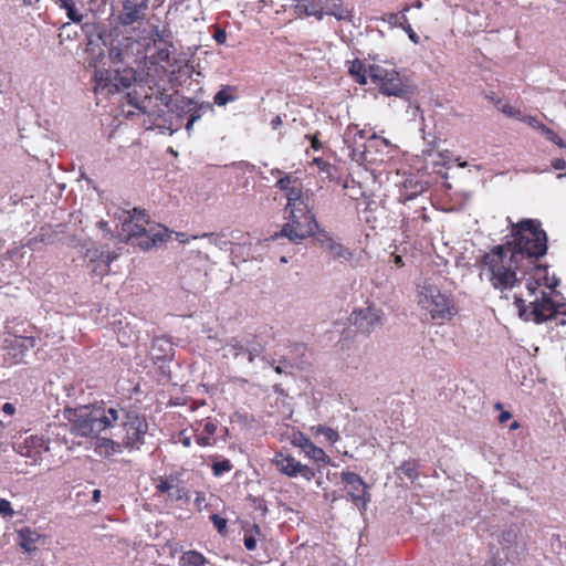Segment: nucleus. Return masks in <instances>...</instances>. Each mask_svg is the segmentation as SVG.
I'll use <instances>...</instances> for the list:
<instances>
[{"instance_id":"obj_1","label":"nucleus","mask_w":566,"mask_h":566,"mask_svg":"<svg viewBox=\"0 0 566 566\" xmlns=\"http://www.w3.org/2000/svg\"><path fill=\"white\" fill-rule=\"evenodd\" d=\"M512 240L496 245L480 261V277L500 292L511 291L522 280H526L527 298L515 296V306L524 321L542 323L558 312L552 298L558 280L548 276L547 266L537 261L547 251L546 232L541 222L525 219L512 223Z\"/></svg>"},{"instance_id":"obj_2","label":"nucleus","mask_w":566,"mask_h":566,"mask_svg":"<svg viewBox=\"0 0 566 566\" xmlns=\"http://www.w3.org/2000/svg\"><path fill=\"white\" fill-rule=\"evenodd\" d=\"M122 415L119 405H85L74 409H66L64 416L70 422L71 432L88 438L113 428Z\"/></svg>"},{"instance_id":"obj_3","label":"nucleus","mask_w":566,"mask_h":566,"mask_svg":"<svg viewBox=\"0 0 566 566\" xmlns=\"http://www.w3.org/2000/svg\"><path fill=\"white\" fill-rule=\"evenodd\" d=\"M116 218L120 223L119 235L126 241L135 240V244L142 250H150L169 237L167 228L151 222L145 210H120Z\"/></svg>"},{"instance_id":"obj_4","label":"nucleus","mask_w":566,"mask_h":566,"mask_svg":"<svg viewBox=\"0 0 566 566\" xmlns=\"http://www.w3.org/2000/svg\"><path fill=\"white\" fill-rule=\"evenodd\" d=\"M308 191L291 192L286 200V223L276 237L287 238L291 242L301 243L304 239L314 237L319 230L318 223L312 212Z\"/></svg>"},{"instance_id":"obj_5","label":"nucleus","mask_w":566,"mask_h":566,"mask_svg":"<svg viewBox=\"0 0 566 566\" xmlns=\"http://www.w3.org/2000/svg\"><path fill=\"white\" fill-rule=\"evenodd\" d=\"M344 144L348 149L349 157L359 164H381L385 161L384 156H375L373 148L381 147L387 150L390 147V142L386 138L378 137L376 134L367 137L366 130L359 128L356 124H350L344 132Z\"/></svg>"},{"instance_id":"obj_6","label":"nucleus","mask_w":566,"mask_h":566,"mask_svg":"<svg viewBox=\"0 0 566 566\" xmlns=\"http://www.w3.org/2000/svg\"><path fill=\"white\" fill-rule=\"evenodd\" d=\"M418 305L437 322L451 321L458 313L452 294L438 285L424 282L418 290Z\"/></svg>"},{"instance_id":"obj_7","label":"nucleus","mask_w":566,"mask_h":566,"mask_svg":"<svg viewBox=\"0 0 566 566\" xmlns=\"http://www.w3.org/2000/svg\"><path fill=\"white\" fill-rule=\"evenodd\" d=\"M370 81L385 96L408 98L412 93V86L403 81L395 67H387L380 64H370L368 67Z\"/></svg>"},{"instance_id":"obj_8","label":"nucleus","mask_w":566,"mask_h":566,"mask_svg":"<svg viewBox=\"0 0 566 566\" xmlns=\"http://www.w3.org/2000/svg\"><path fill=\"white\" fill-rule=\"evenodd\" d=\"M116 423H119L122 428V442L125 449L129 452L140 450L148 434L146 417L137 411L126 410L122 407V415Z\"/></svg>"},{"instance_id":"obj_9","label":"nucleus","mask_w":566,"mask_h":566,"mask_svg":"<svg viewBox=\"0 0 566 566\" xmlns=\"http://www.w3.org/2000/svg\"><path fill=\"white\" fill-rule=\"evenodd\" d=\"M340 480L345 486L347 497L360 510V512L366 511L371 496L365 481L357 473L350 471H343L340 473Z\"/></svg>"},{"instance_id":"obj_10","label":"nucleus","mask_w":566,"mask_h":566,"mask_svg":"<svg viewBox=\"0 0 566 566\" xmlns=\"http://www.w3.org/2000/svg\"><path fill=\"white\" fill-rule=\"evenodd\" d=\"M222 350L224 357L245 359L251 364L261 355L262 348L253 339L232 337L222 347Z\"/></svg>"},{"instance_id":"obj_11","label":"nucleus","mask_w":566,"mask_h":566,"mask_svg":"<svg viewBox=\"0 0 566 566\" xmlns=\"http://www.w3.org/2000/svg\"><path fill=\"white\" fill-rule=\"evenodd\" d=\"M273 464L279 472L289 476H302L306 481H311L315 476V472L310 467L303 464L291 454L279 452L273 458Z\"/></svg>"},{"instance_id":"obj_12","label":"nucleus","mask_w":566,"mask_h":566,"mask_svg":"<svg viewBox=\"0 0 566 566\" xmlns=\"http://www.w3.org/2000/svg\"><path fill=\"white\" fill-rule=\"evenodd\" d=\"M49 450V440L42 436H29L18 447V452L22 457L30 459L31 464L39 463L42 455Z\"/></svg>"},{"instance_id":"obj_13","label":"nucleus","mask_w":566,"mask_h":566,"mask_svg":"<svg viewBox=\"0 0 566 566\" xmlns=\"http://www.w3.org/2000/svg\"><path fill=\"white\" fill-rule=\"evenodd\" d=\"M148 9V0H125L123 9L117 15V21L124 27L132 25L144 19Z\"/></svg>"},{"instance_id":"obj_14","label":"nucleus","mask_w":566,"mask_h":566,"mask_svg":"<svg viewBox=\"0 0 566 566\" xmlns=\"http://www.w3.org/2000/svg\"><path fill=\"white\" fill-rule=\"evenodd\" d=\"M423 140L426 142V148L422 150V154L427 160V164L432 165L434 172L441 174V169L439 167H446L447 164L452 159V154L449 150L434 153L439 142L434 136L431 138L423 136Z\"/></svg>"},{"instance_id":"obj_15","label":"nucleus","mask_w":566,"mask_h":566,"mask_svg":"<svg viewBox=\"0 0 566 566\" xmlns=\"http://www.w3.org/2000/svg\"><path fill=\"white\" fill-rule=\"evenodd\" d=\"M317 242L334 259L349 261L353 258L352 251L338 240L334 239L327 231L319 229L317 232Z\"/></svg>"},{"instance_id":"obj_16","label":"nucleus","mask_w":566,"mask_h":566,"mask_svg":"<svg viewBox=\"0 0 566 566\" xmlns=\"http://www.w3.org/2000/svg\"><path fill=\"white\" fill-rule=\"evenodd\" d=\"M94 80L95 94L107 96L119 92V84L115 77V70H96Z\"/></svg>"},{"instance_id":"obj_17","label":"nucleus","mask_w":566,"mask_h":566,"mask_svg":"<svg viewBox=\"0 0 566 566\" xmlns=\"http://www.w3.org/2000/svg\"><path fill=\"white\" fill-rule=\"evenodd\" d=\"M380 311L373 306L359 308L353 313L354 324L363 332H370L380 323Z\"/></svg>"},{"instance_id":"obj_18","label":"nucleus","mask_w":566,"mask_h":566,"mask_svg":"<svg viewBox=\"0 0 566 566\" xmlns=\"http://www.w3.org/2000/svg\"><path fill=\"white\" fill-rule=\"evenodd\" d=\"M216 420L207 419L198 423L196 431V442L200 447H212L217 443L216 433L218 430Z\"/></svg>"},{"instance_id":"obj_19","label":"nucleus","mask_w":566,"mask_h":566,"mask_svg":"<svg viewBox=\"0 0 566 566\" xmlns=\"http://www.w3.org/2000/svg\"><path fill=\"white\" fill-rule=\"evenodd\" d=\"M156 490L159 493H166L167 499L171 501L188 500L187 490L184 486H181L174 478H159L156 484Z\"/></svg>"},{"instance_id":"obj_20","label":"nucleus","mask_w":566,"mask_h":566,"mask_svg":"<svg viewBox=\"0 0 566 566\" xmlns=\"http://www.w3.org/2000/svg\"><path fill=\"white\" fill-rule=\"evenodd\" d=\"M91 262V272L96 276H104L109 272L111 263L116 259V254L95 251L87 253Z\"/></svg>"},{"instance_id":"obj_21","label":"nucleus","mask_w":566,"mask_h":566,"mask_svg":"<svg viewBox=\"0 0 566 566\" xmlns=\"http://www.w3.org/2000/svg\"><path fill=\"white\" fill-rule=\"evenodd\" d=\"M518 535L520 530L516 526H510L499 535V543L507 558H513L518 554Z\"/></svg>"},{"instance_id":"obj_22","label":"nucleus","mask_w":566,"mask_h":566,"mask_svg":"<svg viewBox=\"0 0 566 566\" xmlns=\"http://www.w3.org/2000/svg\"><path fill=\"white\" fill-rule=\"evenodd\" d=\"M327 3L328 0H298L296 9L308 17L313 15L321 20L324 15Z\"/></svg>"},{"instance_id":"obj_23","label":"nucleus","mask_w":566,"mask_h":566,"mask_svg":"<svg viewBox=\"0 0 566 566\" xmlns=\"http://www.w3.org/2000/svg\"><path fill=\"white\" fill-rule=\"evenodd\" d=\"M324 14L333 15L338 21L353 20V9L344 6L343 0H328Z\"/></svg>"},{"instance_id":"obj_24","label":"nucleus","mask_w":566,"mask_h":566,"mask_svg":"<svg viewBox=\"0 0 566 566\" xmlns=\"http://www.w3.org/2000/svg\"><path fill=\"white\" fill-rule=\"evenodd\" d=\"M424 190L426 184L413 178H407L403 181L402 189L400 191V199L403 201L411 200L418 195H421Z\"/></svg>"},{"instance_id":"obj_25","label":"nucleus","mask_w":566,"mask_h":566,"mask_svg":"<svg viewBox=\"0 0 566 566\" xmlns=\"http://www.w3.org/2000/svg\"><path fill=\"white\" fill-rule=\"evenodd\" d=\"M125 449L123 442H118L108 438H102L97 440L96 451L101 455L109 457L113 454L122 453Z\"/></svg>"},{"instance_id":"obj_26","label":"nucleus","mask_w":566,"mask_h":566,"mask_svg":"<svg viewBox=\"0 0 566 566\" xmlns=\"http://www.w3.org/2000/svg\"><path fill=\"white\" fill-rule=\"evenodd\" d=\"M275 187L279 188L280 190H283L285 191V197H286V200L290 198V193L293 191L295 192H304L302 187H301V182L298 181V179L296 177H293L289 174H285L283 176H281L276 182H275Z\"/></svg>"},{"instance_id":"obj_27","label":"nucleus","mask_w":566,"mask_h":566,"mask_svg":"<svg viewBox=\"0 0 566 566\" xmlns=\"http://www.w3.org/2000/svg\"><path fill=\"white\" fill-rule=\"evenodd\" d=\"M239 98L238 88L232 85H223L214 95L213 102L218 106H226Z\"/></svg>"},{"instance_id":"obj_28","label":"nucleus","mask_w":566,"mask_h":566,"mask_svg":"<svg viewBox=\"0 0 566 566\" xmlns=\"http://www.w3.org/2000/svg\"><path fill=\"white\" fill-rule=\"evenodd\" d=\"M19 537L20 546L25 552H32L35 549V544L40 538V534L30 528H22L19 531Z\"/></svg>"},{"instance_id":"obj_29","label":"nucleus","mask_w":566,"mask_h":566,"mask_svg":"<svg viewBox=\"0 0 566 566\" xmlns=\"http://www.w3.org/2000/svg\"><path fill=\"white\" fill-rule=\"evenodd\" d=\"M348 73L359 85L367 84V70L365 67V64L360 60H354L353 62H350Z\"/></svg>"},{"instance_id":"obj_30","label":"nucleus","mask_w":566,"mask_h":566,"mask_svg":"<svg viewBox=\"0 0 566 566\" xmlns=\"http://www.w3.org/2000/svg\"><path fill=\"white\" fill-rule=\"evenodd\" d=\"M115 77L119 84V92L129 88L136 81V72L133 69L115 70Z\"/></svg>"},{"instance_id":"obj_31","label":"nucleus","mask_w":566,"mask_h":566,"mask_svg":"<svg viewBox=\"0 0 566 566\" xmlns=\"http://www.w3.org/2000/svg\"><path fill=\"white\" fill-rule=\"evenodd\" d=\"M303 452L305 453L306 457H308L316 463L328 464L331 462V458L326 454V452L322 448L315 446L314 443H311V446L306 448Z\"/></svg>"},{"instance_id":"obj_32","label":"nucleus","mask_w":566,"mask_h":566,"mask_svg":"<svg viewBox=\"0 0 566 566\" xmlns=\"http://www.w3.org/2000/svg\"><path fill=\"white\" fill-rule=\"evenodd\" d=\"M193 239L207 238L209 243L218 247L221 250H226L231 243L224 233H202L201 235H193Z\"/></svg>"},{"instance_id":"obj_33","label":"nucleus","mask_w":566,"mask_h":566,"mask_svg":"<svg viewBox=\"0 0 566 566\" xmlns=\"http://www.w3.org/2000/svg\"><path fill=\"white\" fill-rule=\"evenodd\" d=\"M260 535V527L256 524L244 530L243 543L248 551L256 548V537Z\"/></svg>"},{"instance_id":"obj_34","label":"nucleus","mask_w":566,"mask_h":566,"mask_svg":"<svg viewBox=\"0 0 566 566\" xmlns=\"http://www.w3.org/2000/svg\"><path fill=\"white\" fill-rule=\"evenodd\" d=\"M59 4L66 11V15L72 22L80 23L83 20V14L77 11L73 0H60Z\"/></svg>"},{"instance_id":"obj_35","label":"nucleus","mask_w":566,"mask_h":566,"mask_svg":"<svg viewBox=\"0 0 566 566\" xmlns=\"http://www.w3.org/2000/svg\"><path fill=\"white\" fill-rule=\"evenodd\" d=\"M311 431L315 434V436H324L326 441L331 442V443H335L339 440V434L336 430H334L333 428H329V427H325V426H314L311 428Z\"/></svg>"},{"instance_id":"obj_36","label":"nucleus","mask_w":566,"mask_h":566,"mask_svg":"<svg viewBox=\"0 0 566 566\" xmlns=\"http://www.w3.org/2000/svg\"><path fill=\"white\" fill-rule=\"evenodd\" d=\"M182 560L186 566H206L208 563L206 557L196 551H189L182 555Z\"/></svg>"},{"instance_id":"obj_37","label":"nucleus","mask_w":566,"mask_h":566,"mask_svg":"<svg viewBox=\"0 0 566 566\" xmlns=\"http://www.w3.org/2000/svg\"><path fill=\"white\" fill-rule=\"evenodd\" d=\"M156 35L158 39H154V45L157 48V59L161 62H167L170 56L168 43L159 36L158 31H156Z\"/></svg>"},{"instance_id":"obj_38","label":"nucleus","mask_w":566,"mask_h":566,"mask_svg":"<svg viewBox=\"0 0 566 566\" xmlns=\"http://www.w3.org/2000/svg\"><path fill=\"white\" fill-rule=\"evenodd\" d=\"M409 10L408 7H406L403 9V11L401 12H396V13H388L384 17V21L387 22L390 27H395V28H398L401 20L405 21L406 20V12Z\"/></svg>"},{"instance_id":"obj_39","label":"nucleus","mask_w":566,"mask_h":566,"mask_svg":"<svg viewBox=\"0 0 566 566\" xmlns=\"http://www.w3.org/2000/svg\"><path fill=\"white\" fill-rule=\"evenodd\" d=\"M399 470L410 480H415L418 476L417 463L415 461H405Z\"/></svg>"},{"instance_id":"obj_40","label":"nucleus","mask_w":566,"mask_h":566,"mask_svg":"<svg viewBox=\"0 0 566 566\" xmlns=\"http://www.w3.org/2000/svg\"><path fill=\"white\" fill-rule=\"evenodd\" d=\"M12 343L14 347L21 348L22 352L35 346L34 337H17Z\"/></svg>"},{"instance_id":"obj_41","label":"nucleus","mask_w":566,"mask_h":566,"mask_svg":"<svg viewBox=\"0 0 566 566\" xmlns=\"http://www.w3.org/2000/svg\"><path fill=\"white\" fill-rule=\"evenodd\" d=\"M232 464L229 460H222L219 462H214L212 465V472L216 476H220L226 472L231 471Z\"/></svg>"},{"instance_id":"obj_42","label":"nucleus","mask_w":566,"mask_h":566,"mask_svg":"<svg viewBox=\"0 0 566 566\" xmlns=\"http://www.w3.org/2000/svg\"><path fill=\"white\" fill-rule=\"evenodd\" d=\"M292 443H293V446H295V447L300 448L302 451H304L313 442L305 434H303L302 432H298L297 434H294Z\"/></svg>"},{"instance_id":"obj_43","label":"nucleus","mask_w":566,"mask_h":566,"mask_svg":"<svg viewBox=\"0 0 566 566\" xmlns=\"http://www.w3.org/2000/svg\"><path fill=\"white\" fill-rule=\"evenodd\" d=\"M542 134L545 135V137L551 140L552 143H554L555 145H557L558 147L563 148L566 146V144L564 143V140L556 134L554 133L551 128H548L547 126L543 127V130H542Z\"/></svg>"},{"instance_id":"obj_44","label":"nucleus","mask_w":566,"mask_h":566,"mask_svg":"<svg viewBox=\"0 0 566 566\" xmlns=\"http://www.w3.org/2000/svg\"><path fill=\"white\" fill-rule=\"evenodd\" d=\"M518 120L526 123L528 126L533 127L534 129H537L542 133L543 127H545L544 124H542L536 117L531 115H522L518 117Z\"/></svg>"},{"instance_id":"obj_45","label":"nucleus","mask_w":566,"mask_h":566,"mask_svg":"<svg viewBox=\"0 0 566 566\" xmlns=\"http://www.w3.org/2000/svg\"><path fill=\"white\" fill-rule=\"evenodd\" d=\"M83 30L85 31L86 35L88 36V45L93 43V40L91 39L93 32L99 38H103V31L101 28L96 24H84Z\"/></svg>"},{"instance_id":"obj_46","label":"nucleus","mask_w":566,"mask_h":566,"mask_svg":"<svg viewBox=\"0 0 566 566\" xmlns=\"http://www.w3.org/2000/svg\"><path fill=\"white\" fill-rule=\"evenodd\" d=\"M210 520L213 524V526L218 530L220 534H224L227 531V520L221 517L218 514H212L210 516Z\"/></svg>"},{"instance_id":"obj_47","label":"nucleus","mask_w":566,"mask_h":566,"mask_svg":"<svg viewBox=\"0 0 566 566\" xmlns=\"http://www.w3.org/2000/svg\"><path fill=\"white\" fill-rule=\"evenodd\" d=\"M13 515H14V511L11 506V503L6 499H1L0 500V516L7 518V517H12Z\"/></svg>"},{"instance_id":"obj_48","label":"nucleus","mask_w":566,"mask_h":566,"mask_svg":"<svg viewBox=\"0 0 566 566\" xmlns=\"http://www.w3.org/2000/svg\"><path fill=\"white\" fill-rule=\"evenodd\" d=\"M497 108H499L502 113H504L505 115H507V116H510V117H514V118H516V119H518V117H520V116H521V114H522L518 109H516L515 107H513L512 105L506 104V103H504V104H502V103H501V104L497 106Z\"/></svg>"},{"instance_id":"obj_49","label":"nucleus","mask_w":566,"mask_h":566,"mask_svg":"<svg viewBox=\"0 0 566 566\" xmlns=\"http://www.w3.org/2000/svg\"><path fill=\"white\" fill-rule=\"evenodd\" d=\"M109 59L114 63H119L123 61V53L122 50L117 46H112L108 52Z\"/></svg>"},{"instance_id":"obj_50","label":"nucleus","mask_w":566,"mask_h":566,"mask_svg":"<svg viewBox=\"0 0 566 566\" xmlns=\"http://www.w3.org/2000/svg\"><path fill=\"white\" fill-rule=\"evenodd\" d=\"M344 188L349 190L348 196H349L352 199H357V198H358V195H361V192H360V190H359V187L357 188V187L355 186V181H354V180L352 181V185H349V182H348V181H345V184H344Z\"/></svg>"},{"instance_id":"obj_51","label":"nucleus","mask_w":566,"mask_h":566,"mask_svg":"<svg viewBox=\"0 0 566 566\" xmlns=\"http://www.w3.org/2000/svg\"><path fill=\"white\" fill-rule=\"evenodd\" d=\"M200 109H201V106H199V107H198V106H193V107H189V108H188V112H189V119H190L191 122H195V123H196L197 120H199V119L201 118V112H200Z\"/></svg>"},{"instance_id":"obj_52","label":"nucleus","mask_w":566,"mask_h":566,"mask_svg":"<svg viewBox=\"0 0 566 566\" xmlns=\"http://www.w3.org/2000/svg\"><path fill=\"white\" fill-rule=\"evenodd\" d=\"M213 39L218 44H223L227 41V32L222 29H217L214 31Z\"/></svg>"},{"instance_id":"obj_53","label":"nucleus","mask_w":566,"mask_h":566,"mask_svg":"<svg viewBox=\"0 0 566 566\" xmlns=\"http://www.w3.org/2000/svg\"><path fill=\"white\" fill-rule=\"evenodd\" d=\"M405 32L408 34L410 41L415 44H418L420 39H419V35L413 31V29L411 28L410 24H407V27H405Z\"/></svg>"},{"instance_id":"obj_54","label":"nucleus","mask_w":566,"mask_h":566,"mask_svg":"<svg viewBox=\"0 0 566 566\" xmlns=\"http://www.w3.org/2000/svg\"><path fill=\"white\" fill-rule=\"evenodd\" d=\"M391 148H392L391 144H390V147L387 150H382L381 147H378V148L374 147L373 148V153H374L375 156H378V157L384 156L385 157V161H386L387 159L390 158L389 154H390Z\"/></svg>"},{"instance_id":"obj_55","label":"nucleus","mask_w":566,"mask_h":566,"mask_svg":"<svg viewBox=\"0 0 566 566\" xmlns=\"http://www.w3.org/2000/svg\"><path fill=\"white\" fill-rule=\"evenodd\" d=\"M390 262H392L398 268H402L405 265L402 256L400 254L396 253L395 251L391 252Z\"/></svg>"},{"instance_id":"obj_56","label":"nucleus","mask_w":566,"mask_h":566,"mask_svg":"<svg viewBox=\"0 0 566 566\" xmlns=\"http://www.w3.org/2000/svg\"><path fill=\"white\" fill-rule=\"evenodd\" d=\"M552 167L555 170H564V169H566V160H564L562 158H556V159L552 160Z\"/></svg>"},{"instance_id":"obj_57","label":"nucleus","mask_w":566,"mask_h":566,"mask_svg":"<svg viewBox=\"0 0 566 566\" xmlns=\"http://www.w3.org/2000/svg\"><path fill=\"white\" fill-rule=\"evenodd\" d=\"M1 410L8 416H12L15 412V408L11 402L3 403Z\"/></svg>"},{"instance_id":"obj_58","label":"nucleus","mask_w":566,"mask_h":566,"mask_svg":"<svg viewBox=\"0 0 566 566\" xmlns=\"http://www.w3.org/2000/svg\"><path fill=\"white\" fill-rule=\"evenodd\" d=\"M313 161L322 171H325L327 168H329V164L321 158H315Z\"/></svg>"},{"instance_id":"obj_59","label":"nucleus","mask_w":566,"mask_h":566,"mask_svg":"<svg viewBox=\"0 0 566 566\" xmlns=\"http://www.w3.org/2000/svg\"><path fill=\"white\" fill-rule=\"evenodd\" d=\"M282 123H283V122H282L281 116H280V115H276L275 117H273V118H272V120H271V123H270V124H271L272 129H274V130H275V129H279V128H280V126L282 125Z\"/></svg>"},{"instance_id":"obj_60","label":"nucleus","mask_w":566,"mask_h":566,"mask_svg":"<svg viewBox=\"0 0 566 566\" xmlns=\"http://www.w3.org/2000/svg\"><path fill=\"white\" fill-rule=\"evenodd\" d=\"M192 237H193V235L188 237L186 233H178V234H177V240H178L180 243H188L190 239H193Z\"/></svg>"},{"instance_id":"obj_61","label":"nucleus","mask_w":566,"mask_h":566,"mask_svg":"<svg viewBox=\"0 0 566 566\" xmlns=\"http://www.w3.org/2000/svg\"><path fill=\"white\" fill-rule=\"evenodd\" d=\"M511 418V413L509 411H502L499 416V421L501 423L506 422Z\"/></svg>"},{"instance_id":"obj_62","label":"nucleus","mask_w":566,"mask_h":566,"mask_svg":"<svg viewBox=\"0 0 566 566\" xmlns=\"http://www.w3.org/2000/svg\"><path fill=\"white\" fill-rule=\"evenodd\" d=\"M485 98H489L490 101H492L496 106H499L501 104V101L499 98H496L493 93L485 94Z\"/></svg>"},{"instance_id":"obj_63","label":"nucleus","mask_w":566,"mask_h":566,"mask_svg":"<svg viewBox=\"0 0 566 566\" xmlns=\"http://www.w3.org/2000/svg\"><path fill=\"white\" fill-rule=\"evenodd\" d=\"M181 443L184 447L189 448L191 446V438L190 437H184L181 439Z\"/></svg>"},{"instance_id":"obj_64","label":"nucleus","mask_w":566,"mask_h":566,"mask_svg":"<svg viewBox=\"0 0 566 566\" xmlns=\"http://www.w3.org/2000/svg\"><path fill=\"white\" fill-rule=\"evenodd\" d=\"M270 174H271L272 176H277L279 178H280L281 176L285 175V172H283V171H282V170H280L279 168H273V169L270 171Z\"/></svg>"}]
</instances>
